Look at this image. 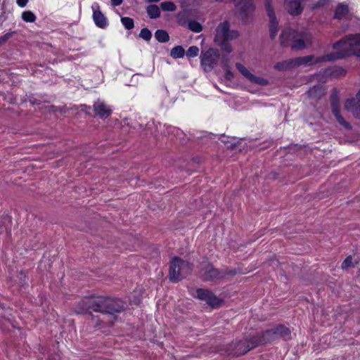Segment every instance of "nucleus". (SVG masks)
<instances>
[{"label": "nucleus", "mask_w": 360, "mask_h": 360, "mask_svg": "<svg viewBox=\"0 0 360 360\" xmlns=\"http://www.w3.org/2000/svg\"><path fill=\"white\" fill-rule=\"evenodd\" d=\"M125 304L117 298L91 295L84 297L75 304L74 312L88 314L95 327L104 325L112 326L116 320V314L124 310Z\"/></svg>", "instance_id": "nucleus-1"}, {"label": "nucleus", "mask_w": 360, "mask_h": 360, "mask_svg": "<svg viewBox=\"0 0 360 360\" xmlns=\"http://www.w3.org/2000/svg\"><path fill=\"white\" fill-rule=\"evenodd\" d=\"M334 49H341L335 53H330L320 56L316 62L323 63L342 59L354 54L360 58V34H348L338 41L333 44Z\"/></svg>", "instance_id": "nucleus-2"}, {"label": "nucleus", "mask_w": 360, "mask_h": 360, "mask_svg": "<svg viewBox=\"0 0 360 360\" xmlns=\"http://www.w3.org/2000/svg\"><path fill=\"white\" fill-rule=\"evenodd\" d=\"M280 41L282 46H290L293 51L303 50L307 44H311L312 36L307 32H298L288 28L282 31Z\"/></svg>", "instance_id": "nucleus-3"}, {"label": "nucleus", "mask_w": 360, "mask_h": 360, "mask_svg": "<svg viewBox=\"0 0 360 360\" xmlns=\"http://www.w3.org/2000/svg\"><path fill=\"white\" fill-rule=\"evenodd\" d=\"M215 31L216 34L214 38L215 44L220 46L223 52H226L227 54L231 53L233 49L229 41L236 39L239 35L238 32L230 30L228 21L219 23Z\"/></svg>", "instance_id": "nucleus-4"}, {"label": "nucleus", "mask_w": 360, "mask_h": 360, "mask_svg": "<svg viewBox=\"0 0 360 360\" xmlns=\"http://www.w3.org/2000/svg\"><path fill=\"white\" fill-rule=\"evenodd\" d=\"M193 266V264L187 261L178 257H174L169 266V280L173 283L181 281L191 273Z\"/></svg>", "instance_id": "nucleus-5"}, {"label": "nucleus", "mask_w": 360, "mask_h": 360, "mask_svg": "<svg viewBox=\"0 0 360 360\" xmlns=\"http://www.w3.org/2000/svg\"><path fill=\"white\" fill-rule=\"evenodd\" d=\"M253 336H247L242 340L236 341L229 345L227 352L229 355L239 356L244 355L252 349L256 348Z\"/></svg>", "instance_id": "nucleus-6"}, {"label": "nucleus", "mask_w": 360, "mask_h": 360, "mask_svg": "<svg viewBox=\"0 0 360 360\" xmlns=\"http://www.w3.org/2000/svg\"><path fill=\"white\" fill-rule=\"evenodd\" d=\"M200 276L205 282H217L223 279L222 270L217 269L210 262H202L200 264Z\"/></svg>", "instance_id": "nucleus-7"}, {"label": "nucleus", "mask_w": 360, "mask_h": 360, "mask_svg": "<svg viewBox=\"0 0 360 360\" xmlns=\"http://www.w3.org/2000/svg\"><path fill=\"white\" fill-rule=\"evenodd\" d=\"M220 57L219 51L217 49L210 48L207 51H202L200 53V65L205 72H210L217 65Z\"/></svg>", "instance_id": "nucleus-8"}, {"label": "nucleus", "mask_w": 360, "mask_h": 360, "mask_svg": "<svg viewBox=\"0 0 360 360\" xmlns=\"http://www.w3.org/2000/svg\"><path fill=\"white\" fill-rule=\"evenodd\" d=\"M330 102L332 109V113L335 116L338 122L344 127L347 129H351V124L347 122L344 117L340 115V99L338 93L336 89H333V92L330 95Z\"/></svg>", "instance_id": "nucleus-9"}, {"label": "nucleus", "mask_w": 360, "mask_h": 360, "mask_svg": "<svg viewBox=\"0 0 360 360\" xmlns=\"http://www.w3.org/2000/svg\"><path fill=\"white\" fill-rule=\"evenodd\" d=\"M193 296L205 302L213 308L220 307L222 302L221 300L218 298L212 291L204 288L197 289Z\"/></svg>", "instance_id": "nucleus-10"}, {"label": "nucleus", "mask_w": 360, "mask_h": 360, "mask_svg": "<svg viewBox=\"0 0 360 360\" xmlns=\"http://www.w3.org/2000/svg\"><path fill=\"white\" fill-rule=\"evenodd\" d=\"M264 6L269 18V33L271 39H274L278 31V21L271 4V0H265Z\"/></svg>", "instance_id": "nucleus-11"}, {"label": "nucleus", "mask_w": 360, "mask_h": 360, "mask_svg": "<svg viewBox=\"0 0 360 360\" xmlns=\"http://www.w3.org/2000/svg\"><path fill=\"white\" fill-rule=\"evenodd\" d=\"M253 338L257 347L270 343L276 340L273 328L266 330L261 333H257L253 335Z\"/></svg>", "instance_id": "nucleus-12"}, {"label": "nucleus", "mask_w": 360, "mask_h": 360, "mask_svg": "<svg viewBox=\"0 0 360 360\" xmlns=\"http://www.w3.org/2000/svg\"><path fill=\"white\" fill-rule=\"evenodd\" d=\"M345 108L353 113V115L360 119V89L354 98L347 99L345 103Z\"/></svg>", "instance_id": "nucleus-13"}, {"label": "nucleus", "mask_w": 360, "mask_h": 360, "mask_svg": "<svg viewBox=\"0 0 360 360\" xmlns=\"http://www.w3.org/2000/svg\"><path fill=\"white\" fill-rule=\"evenodd\" d=\"M93 108L96 115L101 118H106L109 117L112 113L111 109L108 108L103 102L97 101L94 103Z\"/></svg>", "instance_id": "nucleus-14"}, {"label": "nucleus", "mask_w": 360, "mask_h": 360, "mask_svg": "<svg viewBox=\"0 0 360 360\" xmlns=\"http://www.w3.org/2000/svg\"><path fill=\"white\" fill-rule=\"evenodd\" d=\"M97 10H94L93 8V19L96 25L100 28H105L108 25V20L103 13L99 9V6L96 4Z\"/></svg>", "instance_id": "nucleus-15"}, {"label": "nucleus", "mask_w": 360, "mask_h": 360, "mask_svg": "<svg viewBox=\"0 0 360 360\" xmlns=\"http://www.w3.org/2000/svg\"><path fill=\"white\" fill-rule=\"evenodd\" d=\"M275 332L276 340L278 338H283L284 340H288L291 339V331L290 330L283 325H278L273 328Z\"/></svg>", "instance_id": "nucleus-16"}, {"label": "nucleus", "mask_w": 360, "mask_h": 360, "mask_svg": "<svg viewBox=\"0 0 360 360\" xmlns=\"http://www.w3.org/2000/svg\"><path fill=\"white\" fill-rule=\"evenodd\" d=\"M326 94V89L322 84L314 85L307 91V95L313 99H320Z\"/></svg>", "instance_id": "nucleus-17"}, {"label": "nucleus", "mask_w": 360, "mask_h": 360, "mask_svg": "<svg viewBox=\"0 0 360 360\" xmlns=\"http://www.w3.org/2000/svg\"><path fill=\"white\" fill-rule=\"evenodd\" d=\"M295 62L296 61L295 60V58L289 59V60L278 62L275 65L274 68L278 71L290 70L297 68Z\"/></svg>", "instance_id": "nucleus-18"}, {"label": "nucleus", "mask_w": 360, "mask_h": 360, "mask_svg": "<svg viewBox=\"0 0 360 360\" xmlns=\"http://www.w3.org/2000/svg\"><path fill=\"white\" fill-rule=\"evenodd\" d=\"M240 12L247 16L248 13L255 11L253 0H240L238 3Z\"/></svg>", "instance_id": "nucleus-19"}, {"label": "nucleus", "mask_w": 360, "mask_h": 360, "mask_svg": "<svg viewBox=\"0 0 360 360\" xmlns=\"http://www.w3.org/2000/svg\"><path fill=\"white\" fill-rule=\"evenodd\" d=\"M319 58V57L315 58L314 56H313V55H308V56H305L295 58V60L296 61L295 62L296 66L297 67H299L300 65L307 66V65H310L312 64L319 63L318 62H316V60H318Z\"/></svg>", "instance_id": "nucleus-20"}, {"label": "nucleus", "mask_w": 360, "mask_h": 360, "mask_svg": "<svg viewBox=\"0 0 360 360\" xmlns=\"http://www.w3.org/2000/svg\"><path fill=\"white\" fill-rule=\"evenodd\" d=\"M349 9L347 5L339 4L335 12V18L341 20L348 13Z\"/></svg>", "instance_id": "nucleus-21"}, {"label": "nucleus", "mask_w": 360, "mask_h": 360, "mask_svg": "<svg viewBox=\"0 0 360 360\" xmlns=\"http://www.w3.org/2000/svg\"><path fill=\"white\" fill-rule=\"evenodd\" d=\"M186 51L183 46H176L171 49L170 56L174 59L181 58L184 56Z\"/></svg>", "instance_id": "nucleus-22"}, {"label": "nucleus", "mask_w": 360, "mask_h": 360, "mask_svg": "<svg viewBox=\"0 0 360 360\" xmlns=\"http://www.w3.org/2000/svg\"><path fill=\"white\" fill-rule=\"evenodd\" d=\"M147 13L151 19H155L160 16V11L158 6L150 5L146 8Z\"/></svg>", "instance_id": "nucleus-23"}, {"label": "nucleus", "mask_w": 360, "mask_h": 360, "mask_svg": "<svg viewBox=\"0 0 360 360\" xmlns=\"http://www.w3.org/2000/svg\"><path fill=\"white\" fill-rule=\"evenodd\" d=\"M155 37L160 43H165L169 40V34L164 30H156Z\"/></svg>", "instance_id": "nucleus-24"}, {"label": "nucleus", "mask_w": 360, "mask_h": 360, "mask_svg": "<svg viewBox=\"0 0 360 360\" xmlns=\"http://www.w3.org/2000/svg\"><path fill=\"white\" fill-rule=\"evenodd\" d=\"M248 79L250 82H251L252 83H254V84H256L258 85H261V86H266L269 84V82L267 79H266L263 77H257L253 74H251Z\"/></svg>", "instance_id": "nucleus-25"}, {"label": "nucleus", "mask_w": 360, "mask_h": 360, "mask_svg": "<svg viewBox=\"0 0 360 360\" xmlns=\"http://www.w3.org/2000/svg\"><path fill=\"white\" fill-rule=\"evenodd\" d=\"M21 18L22 20L26 22H34L37 19L36 15L31 11H25L22 12Z\"/></svg>", "instance_id": "nucleus-26"}, {"label": "nucleus", "mask_w": 360, "mask_h": 360, "mask_svg": "<svg viewBox=\"0 0 360 360\" xmlns=\"http://www.w3.org/2000/svg\"><path fill=\"white\" fill-rule=\"evenodd\" d=\"M223 60L225 61V65H224V70H225V79H227V80H232L234 77V75L233 73L229 69V67H228V62L229 60V57H226V56H223V58H222Z\"/></svg>", "instance_id": "nucleus-27"}, {"label": "nucleus", "mask_w": 360, "mask_h": 360, "mask_svg": "<svg viewBox=\"0 0 360 360\" xmlns=\"http://www.w3.org/2000/svg\"><path fill=\"white\" fill-rule=\"evenodd\" d=\"M188 28L195 33H199L202 30L201 24L195 20H190L188 23Z\"/></svg>", "instance_id": "nucleus-28"}, {"label": "nucleus", "mask_w": 360, "mask_h": 360, "mask_svg": "<svg viewBox=\"0 0 360 360\" xmlns=\"http://www.w3.org/2000/svg\"><path fill=\"white\" fill-rule=\"evenodd\" d=\"M121 22L127 30H131L134 27V20L129 17H122Z\"/></svg>", "instance_id": "nucleus-29"}, {"label": "nucleus", "mask_w": 360, "mask_h": 360, "mask_svg": "<svg viewBox=\"0 0 360 360\" xmlns=\"http://www.w3.org/2000/svg\"><path fill=\"white\" fill-rule=\"evenodd\" d=\"M160 8L165 11H174L176 8L172 1H164L160 4Z\"/></svg>", "instance_id": "nucleus-30"}, {"label": "nucleus", "mask_w": 360, "mask_h": 360, "mask_svg": "<svg viewBox=\"0 0 360 360\" xmlns=\"http://www.w3.org/2000/svg\"><path fill=\"white\" fill-rule=\"evenodd\" d=\"M236 67L237 70L247 79H248L252 74L243 65L240 63H236Z\"/></svg>", "instance_id": "nucleus-31"}, {"label": "nucleus", "mask_w": 360, "mask_h": 360, "mask_svg": "<svg viewBox=\"0 0 360 360\" xmlns=\"http://www.w3.org/2000/svg\"><path fill=\"white\" fill-rule=\"evenodd\" d=\"M139 37L146 41H150L152 38L151 32L146 27L141 29Z\"/></svg>", "instance_id": "nucleus-32"}, {"label": "nucleus", "mask_w": 360, "mask_h": 360, "mask_svg": "<svg viewBox=\"0 0 360 360\" xmlns=\"http://www.w3.org/2000/svg\"><path fill=\"white\" fill-rule=\"evenodd\" d=\"M346 74V71L341 67H335L330 72V75L334 77H342Z\"/></svg>", "instance_id": "nucleus-33"}, {"label": "nucleus", "mask_w": 360, "mask_h": 360, "mask_svg": "<svg viewBox=\"0 0 360 360\" xmlns=\"http://www.w3.org/2000/svg\"><path fill=\"white\" fill-rule=\"evenodd\" d=\"M186 53L188 57H195L199 53V49L196 46H190Z\"/></svg>", "instance_id": "nucleus-34"}, {"label": "nucleus", "mask_w": 360, "mask_h": 360, "mask_svg": "<svg viewBox=\"0 0 360 360\" xmlns=\"http://www.w3.org/2000/svg\"><path fill=\"white\" fill-rule=\"evenodd\" d=\"M15 32H8L5 34L0 37V46L4 44L6 41H7L10 38H11Z\"/></svg>", "instance_id": "nucleus-35"}, {"label": "nucleus", "mask_w": 360, "mask_h": 360, "mask_svg": "<svg viewBox=\"0 0 360 360\" xmlns=\"http://www.w3.org/2000/svg\"><path fill=\"white\" fill-rule=\"evenodd\" d=\"M222 273H223V279H224L226 276H233L236 275L238 273V271L236 269H226V270H222Z\"/></svg>", "instance_id": "nucleus-36"}, {"label": "nucleus", "mask_w": 360, "mask_h": 360, "mask_svg": "<svg viewBox=\"0 0 360 360\" xmlns=\"http://www.w3.org/2000/svg\"><path fill=\"white\" fill-rule=\"evenodd\" d=\"M352 257L351 256H348L342 262V268L347 269L352 266Z\"/></svg>", "instance_id": "nucleus-37"}, {"label": "nucleus", "mask_w": 360, "mask_h": 360, "mask_svg": "<svg viewBox=\"0 0 360 360\" xmlns=\"http://www.w3.org/2000/svg\"><path fill=\"white\" fill-rule=\"evenodd\" d=\"M327 2H328L327 0H319L314 4H313L312 9L314 10V9L320 8L324 6Z\"/></svg>", "instance_id": "nucleus-38"}, {"label": "nucleus", "mask_w": 360, "mask_h": 360, "mask_svg": "<svg viewBox=\"0 0 360 360\" xmlns=\"http://www.w3.org/2000/svg\"><path fill=\"white\" fill-rule=\"evenodd\" d=\"M26 278L27 275L22 271H21L18 274V278L20 280V283L21 285H24L26 283Z\"/></svg>", "instance_id": "nucleus-39"}, {"label": "nucleus", "mask_w": 360, "mask_h": 360, "mask_svg": "<svg viewBox=\"0 0 360 360\" xmlns=\"http://www.w3.org/2000/svg\"><path fill=\"white\" fill-rule=\"evenodd\" d=\"M29 0H16L17 5L20 8H24L26 6Z\"/></svg>", "instance_id": "nucleus-40"}, {"label": "nucleus", "mask_w": 360, "mask_h": 360, "mask_svg": "<svg viewBox=\"0 0 360 360\" xmlns=\"http://www.w3.org/2000/svg\"><path fill=\"white\" fill-rule=\"evenodd\" d=\"M123 0H111V4L113 6H118L122 4Z\"/></svg>", "instance_id": "nucleus-41"}, {"label": "nucleus", "mask_w": 360, "mask_h": 360, "mask_svg": "<svg viewBox=\"0 0 360 360\" xmlns=\"http://www.w3.org/2000/svg\"><path fill=\"white\" fill-rule=\"evenodd\" d=\"M59 107H57V106H55V105H51L50 106V109L51 111L53 112H56V111H58L59 110Z\"/></svg>", "instance_id": "nucleus-42"}, {"label": "nucleus", "mask_w": 360, "mask_h": 360, "mask_svg": "<svg viewBox=\"0 0 360 360\" xmlns=\"http://www.w3.org/2000/svg\"><path fill=\"white\" fill-rule=\"evenodd\" d=\"M149 2H158L160 0H148Z\"/></svg>", "instance_id": "nucleus-43"}, {"label": "nucleus", "mask_w": 360, "mask_h": 360, "mask_svg": "<svg viewBox=\"0 0 360 360\" xmlns=\"http://www.w3.org/2000/svg\"><path fill=\"white\" fill-rule=\"evenodd\" d=\"M216 1H218V2H222L224 1V0H215Z\"/></svg>", "instance_id": "nucleus-44"}]
</instances>
